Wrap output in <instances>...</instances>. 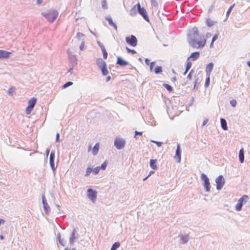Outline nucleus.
<instances>
[{
	"label": "nucleus",
	"mask_w": 250,
	"mask_h": 250,
	"mask_svg": "<svg viewBox=\"0 0 250 250\" xmlns=\"http://www.w3.org/2000/svg\"><path fill=\"white\" fill-rule=\"evenodd\" d=\"M106 20L108 22L110 26H112L113 27V28L116 30H117V26L116 24L113 22L112 19L111 17L108 16L106 17L105 18Z\"/></svg>",
	"instance_id": "a211bd4d"
},
{
	"label": "nucleus",
	"mask_w": 250,
	"mask_h": 250,
	"mask_svg": "<svg viewBox=\"0 0 250 250\" xmlns=\"http://www.w3.org/2000/svg\"><path fill=\"white\" fill-rule=\"evenodd\" d=\"M116 64L120 65V66L123 67L129 64V62L126 61L124 60L121 57H117V60Z\"/></svg>",
	"instance_id": "ddd939ff"
},
{
	"label": "nucleus",
	"mask_w": 250,
	"mask_h": 250,
	"mask_svg": "<svg viewBox=\"0 0 250 250\" xmlns=\"http://www.w3.org/2000/svg\"><path fill=\"white\" fill-rule=\"evenodd\" d=\"M163 86L165 87L169 92H171L172 91V87L167 83H163Z\"/></svg>",
	"instance_id": "c9c22d12"
},
{
	"label": "nucleus",
	"mask_w": 250,
	"mask_h": 250,
	"mask_svg": "<svg viewBox=\"0 0 250 250\" xmlns=\"http://www.w3.org/2000/svg\"><path fill=\"white\" fill-rule=\"evenodd\" d=\"M137 13V9L136 4L129 11V14L131 16H135Z\"/></svg>",
	"instance_id": "4be33fe9"
},
{
	"label": "nucleus",
	"mask_w": 250,
	"mask_h": 250,
	"mask_svg": "<svg viewBox=\"0 0 250 250\" xmlns=\"http://www.w3.org/2000/svg\"><path fill=\"white\" fill-rule=\"evenodd\" d=\"M201 179L204 181V187L206 191H209L210 189V186L208 178L207 175L204 173H202L201 174Z\"/></svg>",
	"instance_id": "6e6552de"
},
{
	"label": "nucleus",
	"mask_w": 250,
	"mask_h": 250,
	"mask_svg": "<svg viewBox=\"0 0 250 250\" xmlns=\"http://www.w3.org/2000/svg\"><path fill=\"white\" fill-rule=\"evenodd\" d=\"M100 169V167H97L94 168L92 169V172L95 174H97L99 172V170Z\"/></svg>",
	"instance_id": "58836bf2"
},
{
	"label": "nucleus",
	"mask_w": 250,
	"mask_h": 250,
	"mask_svg": "<svg viewBox=\"0 0 250 250\" xmlns=\"http://www.w3.org/2000/svg\"><path fill=\"white\" fill-rule=\"evenodd\" d=\"M230 103L233 107H235L236 105L237 102L235 100L233 99L230 101Z\"/></svg>",
	"instance_id": "09e8293b"
},
{
	"label": "nucleus",
	"mask_w": 250,
	"mask_h": 250,
	"mask_svg": "<svg viewBox=\"0 0 250 250\" xmlns=\"http://www.w3.org/2000/svg\"><path fill=\"white\" fill-rule=\"evenodd\" d=\"M125 42L129 45L135 47L137 44L138 40L135 36L131 35L125 38Z\"/></svg>",
	"instance_id": "39448f33"
},
{
	"label": "nucleus",
	"mask_w": 250,
	"mask_h": 250,
	"mask_svg": "<svg viewBox=\"0 0 250 250\" xmlns=\"http://www.w3.org/2000/svg\"><path fill=\"white\" fill-rule=\"evenodd\" d=\"M103 54V57L104 59H106L107 58L108 54L106 51V50H104V51H102Z\"/></svg>",
	"instance_id": "8fccbe9b"
},
{
	"label": "nucleus",
	"mask_w": 250,
	"mask_h": 250,
	"mask_svg": "<svg viewBox=\"0 0 250 250\" xmlns=\"http://www.w3.org/2000/svg\"><path fill=\"white\" fill-rule=\"evenodd\" d=\"M111 80V77L109 76H108L106 78V82H108Z\"/></svg>",
	"instance_id": "0e129e2a"
},
{
	"label": "nucleus",
	"mask_w": 250,
	"mask_h": 250,
	"mask_svg": "<svg viewBox=\"0 0 250 250\" xmlns=\"http://www.w3.org/2000/svg\"><path fill=\"white\" fill-rule=\"evenodd\" d=\"M84 42L83 41L80 46V49L81 50H83V48H84Z\"/></svg>",
	"instance_id": "603ef678"
},
{
	"label": "nucleus",
	"mask_w": 250,
	"mask_h": 250,
	"mask_svg": "<svg viewBox=\"0 0 250 250\" xmlns=\"http://www.w3.org/2000/svg\"><path fill=\"white\" fill-rule=\"evenodd\" d=\"M84 37V35L81 32H78L77 34V38L78 39H80L81 38Z\"/></svg>",
	"instance_id": "a18cd8bd"
},
{
	"label": "nucleus",
	"mask_w": 250,
	"mask_h": 250,
	"mask_svg": "<svg viewBox=\"0 0 250 250\" xmlns=\"http://www.w3.org/2000/svg\"><path fill=\"white\" fill-rule=\"evenodd\" d=\"M114 146L117 149H123L125 145V141L122 139L117 138L114 140Z\"/></svg>",
	"instance_id": "423d86ee"
},
{
	"label": "nucleus",
	"mask_w": 250,
	"mask_h": 250,
	"mask_svg": "<svg viewBox=\"0 0 250 250\" xmlns=\"http://www.w3.org/2000/svg\"><path fill=\"white\" fill-rule=\"evenodd\" d=\"M249 200L248 196L244 195L238 200V203L235 205V209L237 211H240L242 209L243 205L245 204Z\"/></svg>",
	"instance_id": "20e7f679"
},
{
	"label": "nucleus",
	"mask_w": 250,
	"mask_h": 250,
	"mask_svg": "<svg viewBox=\"0 0 250 250\" xmlns=\"http://www.w3.org/2000/svg\"><path fill=\"white\" fill-rule=\"evenodd\" d=\"M162 69L161 66H157V73L162 72Z\"/></svg>",
	"instance_id": "864d4df0"
},
{
	"label": "nucleus",
	"mask_w": 250,
	"mask_h": 250,
	"mask_svg": "<svg viewBox=\"0 0 250 250\" xmlns=\"http://www.w3.org/2000/svg\"><path fill=\"white\" fill-rule=\"evenodd\" d=\"M181 152L180 149V145H178L177 146V149L176 150L175 156L174 157V158L176 159V162L178 163L181 162Z\"/></svg>",
	"instance_id": "4468645a"
},
{
	"label": "nucleus",
	"mask_w": 250,
	"mask_h": 250,
	"mask_svg": "<svg viewBox=\"0 0 250 250\" xmlns=\"http://www.w3.org/2000/svg\"><path fill=\"white\" fill-rule=\"evenodd\" d=\"M79 237V235L77 233L76 229H73L70 234V238L69 239V243L71 245L73 244L78 239Z\"/></svg>",
	"instance_id": "1a4fd4ad"
},
{
	"label": "nucleus",
	"mask_w": 250,
	"mask_h": 250,
	"mask_svg": "<svg viewBox=\"0 0 250 250\" xmlns=\"http://www.w3.org/2000/svg\"><path fill=\"white\" fill-rule=\"evenodd\" d=\"M155 173V171L153 170H151L149 172V174H148V176L149 177L150 175H151L152 174H154Z\"/></svg>",
	"instance_id": "052dcab7"
},
{
	"label": "nucleus",
	"mask_w": 250,
	"mask_h": 250,
	"mask_svg": "<svg viewBox=\"0 0 250 250\" xmlns=\"http://www.w3.org/2000/svg\"><path fill=\"white\" fill-rule=\"evenodd\" d=\"M215 23V22L211 20L210 19H207L206 21V24L207 25L208 27H211Z\"/></svg>",
	"instance_id": "bb28decb"
},
{
	"label": "nucleus",
	"mask_w": 250,
	"mask_h": 250,
	"mask_svg": "<svg viewBox=\"0 0 250 250\" xmlns=\"http://www.w3.org/2000/svg\"><path fill=\"white\" fill-rule=\"evenodd\" d=\"M151 3H152V4L154 6V7H156V2L155 0H151Z\"/></svg>",
	"instance_id": "13d9d810"
},
{
	"label": "nucleus",
	"mask_w": 250,
	"mask_h": 250,
	"mask_svg": "<svg viewBox=\"0 0 250 250\" xmlns=\"http://www.w3.org/2000/svg\"><path fill=\"white\" fill-rule=\"evenodd\" d=\"M15 91V88L13 87H9L8 90V94L9 95H12Z\"/></svg>",
	"instance_id": "37998d69"
},
{
	"label": "nucleus",
	"mask_w": 250,
	"mask_h": 250,
	"mask_svg": "<svg viewBox=\"0 0 250 250\" xmlns=\"http://www.w3.org/2000/svg\"><path fill=\"white\" fill-rule=\"evenodd\" d=\"M107 163L106 161L104 162L102 164V165L101 166V167H100V169H102V170H105L106 167H107Z\"/></svg>",
	"instance_id": "ea45409f"
},
{
	"label": "nucleus",
	"mask_w": 250,
	"mask_h": 250,
	"mask_svg": "<svg viewBox=\"0 0 250 250\" xmlns=\"http://www.w3.org/2000/svg\"><path fill=\"white\" fill-rule=\"evenodd\" d=\"M42 15L50 22H53L57 18L59 13L55 10H50L47 13H42Z\"/></svg>",
	"instance_id": "f03ea898"
},
{
	"label": "nucleus",
	"mask_w": 250,
	"mask_h": 250,
	"mask_svg": "<svg viewBox=\"0 0 250 250\" xmlns=\"http://www.w3.org/2000/svg\"><path fill=\"white\" fill-rule=\"evenodd\" d=\"M216 183V188L218 190L221 189L225 184V180L223 178V176H219L215 180Z\"/></svg>",
	"instance_id": "9d476101"
},
{
	"label": "nucleus",
	"mask_w": 250,
	"mask_h": 250,
	"mask_svg": "<svg viewBox=\"0 0 250 250\" xmlns=\"http://www.w3.org/2000/svg\"><path fill=\"white\" fill-rule=\"evenodd\" d=\"M200 56V53L199 52H195L193 53H192L190 56L188 58V61H189L190 60L192 61H193L196 59H197Z\"/></svg>",
	"instance_id": "dca6fc26"
},
{
	"label": "nucleus",
	"mask_w": 250,
	"mask_h": 250,
	"mask_svg": "<svg viewBox=\"0 0 250 250\" xmlns=\"http://www.w3.org/2000/svg\"><path fill=\"white\" fill-rule=\"evenodd\" d=\"M102 50V51H104V50H106V49L104 45H101V47H100Z\"/></svg>",
	"instance_id": "bf43d9fd"
},
{
	"label": "nucleus",
	"mask_w": 250,
	"mask_h": 250,
	"mask_svg": "<svg viewBox=\"0 0 250 250\" xmlns=\"http://www.w3.org/2000/svg\"><path fill=\"white\" fill-rule=\"evenodd\" d=\"M67 52L69 54V59L70 62V65L71 66H75L77 64V59L75 55L70 54L69 53V50H67Z\"/></svg>",
	"instance_id": "f8f14e48"
},
{
	"label": "nucleus",
	"mask_w": 250,
	"mask_h": 250,
	"mask_svg": "<svg viewBox=\"0 0 250 250\" xmlns=\"http://www.w3.org/2000/svg\"><path fill=\"white\" fill-rule=\"evenodd\" d=\"M102 6L103 9H107V4L106 0H102Z\"/></svg>",
	"instance_id": "4c0bfd02"
},
{
	"label": "nucleus",
	"mask_w": 250,
	"mask_h": 250,
	"mask_svg": "<svg viewBox=\"0 0 250 250\" xmlns=\"http://www.w3.org/2000/svg\"><path fill=\"white\" fill-rule=\"evenodd\" d=\"M120 246V244L119 242H115L112 245L110 250H116L119 248Z\"/></svg>",
	"instance_id": "7c9ffc66"
},
{
	"label": "nucleus",
	"mask_w": 250,
	"mask_h": 250,
	"mask_svg": "<svg viewBox=\"0 0 250 250\" xmlns=\"http://www.w3.org/2000/svg\"><path fill=\"white\" fill-rule=\"evenodd\" d=\"M239 158L240 162L241 163H243L244 162V149L243 148H241L239 151Z\"/></svg>",
	"instance_id": "aec40b11"
},
{
	"label": "nucleus",
	"mask_w": 250,
	"mask_h": 250,
	"mask_svg": "<svg viewBox=\"0 0 250 250\" xmlns=\"http://www.w3.org/2000/svg\"><path fill=\"white\" fill-rule=\"evenodd\" d=\"M145 62H146V64H147V65H149L150 64V60L146 58L145 59Z\"/></svg>",
	"instance_id": "6e6d98bb"
},
{
	"label": "nucleus",
	"mask_w": 250,
	"mask_h": 250,
	"mask_svg": "<svg viewBox=\"0 0 250 250\" xmlns=\"http://www.w3.org/2000/svg\"><path fill=\"white\" fill-rule=\"evenodd\" d=\"M57 239L59 241L62 239V238H61V235L60 233H59L57 234Z\"/></svg>",
	"instance_id": "4d7b16f0"
},
{
	"label": "nucleus",
	"mask_w": 250,
	"mask_h": 250,
	"mask_svg": "<svg viewBox=\"0 0 250 250\" xmlns=\"http://www.w3.org/2000/svg\"><path fill=\"white\" fill-rule=\"evenodd\" d=\"M194 74V71L193 70H191L187 76V80L188 81H191L192 79Z\"/></svg>",
	"instance_id": "2f4dec72"
},
{
	"label": "nucleus",
	"mask_w": 250,
	"mask_h": 250,
	"mask_svg": "<svg viewBox=\"0 0 250 250\" xmlns=\"http://www.w3.org/2000/svg\"><path fill=\"white\" fill-rule=\"evenodd\" d=\"M87 196L93 203H94L97 196V191L92 188H88L87 190Z\"/></svg>",
	"instance_id": "0eeeda50"
},
{
	"label": "nucleus",
	"mask_w": 250,
	"mask_h": 250,
	"mask_svg": "<svg viewBox=\"0 0 250 250\" xmlns=\"http://www.w3.org/2000/svg\"><path fill=\"white\" fill-rule=\"evenodd\" d=\"M137 12L141 15L144 19L147 21H149L148 16L147 14L146 10L143 7H141L140 3L136 4Z\"/></svg>",
	"instance_id": "7ed1b4c3"
},
{
	"label": "nucleus",
	"mask_w": 250,
	"mask_h": 250,
	"mask_svg": "<svg viewBox=\"0 0 250 250\" xmlns=\"http://www.w3.org/2000/svg\"><path fill=\"white\" fill-rule=\"evenodd\" d=\"M155 62H152L150 63L149 67H150V70L152 72L154 71L155 73H156V67H154L155 66Z\"/></svg>",
	"instance_id": "c85d7f7f"
},
{
	"label": "nucleus",
	"mask_w": 250,
	"mask_h": 250,
	"mask_svg": "<svg viewBox=\"0 0 250 250\" xmlns=\"http://www.w3.org/2000/svg\"><path fill=\"white\" fill-rule=\"evenodd\" d=\"M142 135H143V132L135 131L134 137L136 138L137 136H142Z\"/></svg>",
	"instance_id": "49530a36"
},
{
	"label": "nucleus",
	"mask_w": 250,
	"mask_h": 250,
	"mask_svg": "<svg viewBox=\"0 0 250 250\" xmlns=\"http://www.w3.org/2000/svg\"><path fill=\"white\" fill-rule=\"evenodd\" d=\"M42 2V0H37V3L40 5Z\"/></svg>",
	"instance_id": "680f3d73"
},
{
	"label": "nucleus",
	"mask_w": 250,
	"mask_h": 250,
	"mask_svg": "<svg viewBox=\"0 0 250 250\" xmlns=\"http://www.w3.org/2000/svg\"><path fill=\"white\" fill-rule=\"evenodd\" d=\"M11 52H7L5 50H0V59H6L9 58V55Z\"/></svg>",
	"instance_id": "f3484780"
},
{
	"label": "nucleus",
	"mask_w": 250,
	"mask_h": 250,
	"mask_svg": "<svg viewBox=\"0 0 250 250\" xmlns=\"http://www.w3.org/2000/svg\"><path fill=\"white\" fill-rule=\"evenodd\" d=\"M207 38H210L211 36V34L210 33H207L206 35Z\"/></svg>",
	"instance_id": "e2e57ef3"
},
{
	"label": "nucleus",
	"mask_w": 250,
	"mask_h": 250,
	"mask_svg": "<svg viewBox=\"0 0 250 250\" xmlns=\"http://www.w3.org/2000/svg\"><path fill=\"white\" fill-rule=\"evenodd\" d=\"M97 44H98V45H99L100 47H101V45H103V44H102L100 42H99V41H97Z\"/></svg>",
	"instance_id": "338daca9"
},
{
	"label": "nucleus",
	"mask_w": 250,
	"mask_h": 250,
	"mask_svg": "<svg viewBox=\"0 0 250 250\" xmlns=\"http://www.w3.org/2000/svg\"><path fill=\"white\" fill-rule=\"evenodd\" d=\"M100 69L102 71V74L104 76H106L108 74V71L107 69L106 65H105V66H104L102 68H101Z\"/></svg>",
	"instance_id": "c756f323"
},
{
	"label": "nucleus",
	"mask_w": 250,
	"mask_h": 250,
	"mask_svg": "<svg viewBox=\"0 0 250 250\" xmlns=\"http://www.w3.org/2000/svg\"><path fill=\"white\" fill-rule=\"evenodd\" d=\"M33 108H34L33 107H31L28 105V106L26 108V110H25L26 114H30L31 113V111H32V110L33 109Z\"/></svg>",
	"instance_id": "f704fd0d"
},
{
	"label": "nucleus",
	"mask_w": 250,
	"mask_h": 250,
	"mask_svg": "<svg viewBox=\"0 0 250 250\" xmlns=\"http://www.w3.org/2000/svg\"><path fill=\"white\" fill-rule=\"evenodd\" d=\"M210 83V78L209 75H208V77L207 78L206 80V83H205V86L208 87Z\"/></svg>",
	"instance_id": "a19ab883"
},
{
	"label": "nucleus",
	"mask_w": 250,
	"mask_h": 250,
	"mask_svg": "<svg viewBox=\"0 0 250 250\" xmlns=\"http://www.w3.org/2000/svg\"><path fill=\"white\" fill-rule=\"evenodd\" d=\"M60 141V133H57L56 136V142H59Z\"/></svg>",
	"instance_id": "3c124183"
},
{
	"label": "nucleus",
	"mask_w": 250,
	"mask_h": 250,
	"mask_svg": "<svg viewBox=\"0 0 250 250\" xmlns=\"http://www.w3.org/2000/svg\"><path fill=\"white\" fill-rule=\"evenodd\" d=\"M91 172H92V169L90 167H88L86 168L85 176H88L90 174Z\"/></svg>",
	"instance_id": "e433bc0d"
},
{
	"label": "nucleus",
	"mask_w": 250,
	"mask_h": 250,
	"mask_svg": "<svg viewBox=\"0 0 250 250\" xmlns=\"http://www.w3.org/2000/svg\"><path fill=\"white\" fill-rule=\"evenodd\" d=\"M42 203L43 206L45 205V204H47V201L45 199V197L44 195H42Z\"/></svg>",
	"instance_id": "c03bdc74"
},
{
	"label": "nucleus",
	"mask_w": 250,
	"mask_h": 250,
	"mask_svg": "<svg viewBox=\"0 0 250 250\" xmlns=\"http://www.w3.org/2000/svg\"><path fill=\"white\" fill-rule=\"evenodd\" d=\"M43 209L45 211L46 214L48 215L50 212V208L48 204H45L43 206Z\"/></svg>",
	"instance_id": "cd10ccee"
},
{
	"label": "nucleus",
	"mask_w": 250,
	"mask_h": 250,
	"mask_svg": "<svg viewBox=\"0 0 250 250\" xmlns=\"http://www.w3.org/2000/svg\"><path fill=\"white\" fill-rule=\"evenodd\" d=\"M59 243L62 245V246H64V240L63 239H61V240H60L59 241Z\"/></svg>",
	"instance_id": "5fc2aeb1"
},
{
	"label": "nucleus",
	"mask_w": 250,
	"mask_h": 250,
	"mask_svg": "<svg viewBox=\"0 0 250 250\" xmlns=\"http://www.w3.org/2000/svg\"><path fill=\"white\" fill-rule=\"evenodd\" d=\"M126 50L128 53H131L133 54H135L136 51L134 49L129 48L128 47H126Z\"/></svg>",
	"instance_id": "79ce46f5"
},
{
	"label": "nucleus",
	"mask_w": 250,
	"mask_h": 250,
	"mask_svg": "<svg viewBox=\"0 0 250 250\" xmlns=\"http://www.w3.org/2000/svg\"><path fill=\"white\" fill-rule=\"evenodd\" d=\"M49 152H50L49 149L47 148L46 150V154L47 156H48V155H49Z\"/></svg>",
	"instance_id": "69168bd1"
},
{
	"label": "nucleus",
	"mask_w": 250,
	"mask_h": 250,
	"mask_svg": "<svg viewBox=\"0 0 250 250\" xmlns=\"http://www.w3.org/2000/svg\"><path fill=\"white\" fill-rule=\"evenodd\" d=\"M73 84V83L72 82L69 81L65 83L62 86V88L63 89L66 88Z\"/></svg>",
	"instance_id": "72a5a7b5"
},
{
	"label": "nucleus",
	"mask_w": 250,
	"mask_h": 250,
	"mask_svg": "<svg viewBox=\"0 0 250 250\" xmlns=\"http://www.w3.org/2000/svg\"><path fill=\"white\" fill-rule=\"evenodd\" d=\"M220 121H221V124L222 128L225 130H227L228 127H227V124L226 121L224 119H223V118H221Z\"/></svg>",
	"instance_id": "5701e85b"
},
{
	"label": "nucleus",
	"mask_w": 250,
	"mask_h": 250,
	"mask_svg": "<svg viewBox=\"0 0 250 250\" xmlns=\"http://www.w3.org/2000/svg\"><path fill=\"white\" fill-rule=\"evenodd\" d=\"M199 35L198 29L195 27L191 31L189 35L188 43L193 48H199L204 47L206 43V40L204 37H200L199 40L197 41L195 38Z\"/></svg>",
	"instance_id": "f257e3e1"
},
{
	"label": "nucleus",
	"mask_w": 250,
	"mask_h": 250,
	"mask_svg": "<svg viewBox=\"0 0 250 250\" xmlns=\"http://www.w3.org/2000/svg\"><path fill=\"white\" fill-rule=\"evenodd\" d=\"M213 67V63L212 62H210L208 64L206 67V72L208 74V75H210V73L212 71Z\"/></svg>",
	"instance_id": "412c9836"
},
{
	"label": "nucleus",
	"mask_w": 250,
	"mask_h": 250,
	"mask_svg": "<svg viewBox=\"0 0 250 250\" xmlns=\"http://www.w3.org/2000/svg\"><path fill=\"white\" fill-rule=\"evenodd\" d=\"M37 102V98L33 97L30 99L28 102V105L34 107Z\"/></svg>",
	"instance_id": "6ab92c4d"
},
{
	"label": "nucleus",
	"mask_w": 250,
	"mask_h": 250,
	"mask_svg": "<svg viewBox=\"0 0 250 250\" xmlns=\"http://www.w3.org/2000/svg\"><path fill=\"white\" fill-rule=\"evenodd\" d=\"M99 149V143H97L94 145V147H93V149H92V153L94 155H95L97 154Z\"/></svg>",
	"instance_id": "393cba45"
},
{
	"label": "nucleus",
	"mask_w": 250,
	"mask_h": 250,
	"mask_svg": "<svg viewBox=\"0 0 250 250\" xmlns=\"http://www.w3.org/2000/svg\"><path fill=\"white\" fill-rule=\"evenodd\" d=\"M64 250H76V249L74 248H72L71 250L68 248H65Z\"/></svg>",
	"instance_id": "774afa93"
},
{
	"label": "nucleus",
	"mask_w": 250,
	"mask_h": 250,
	"mask_svg": "<svg viewBox=\"0 0 250 250\" xmlns=\"http://www.w3.org/2000/svg\"><path fill=\"white\" fill-rule=\"evenodd\" d=\"M191 65H192V63H191V62L189 61H187V65H186V70H185V72H184V75H186V74L187 73V72L188 71V70L190 69L191 67Z\"/></svg>",
	"instance_id": "a878e982"
},
{
	"label": "nucleus",
	"mask_w": 250,
	"mask_h": 250,
	"mask_svg": "<svg viewBox=\"0 0 250 250\" xmlns=\"http://www.w3.org/2000/svg\"><path fill=\"white\" fill-rule=\"evenodd\" d=\"M234 6V4H233L232 5H231L228 10L227 12V16H229V13L231 12L232 9Z\"/></svg>",
	"instance_id": "de8ad7c7"
},
{
	"label": "nucleus",
	"mask_w": 250,
	"mask_h": 250,
	"mask_svg": "<svg viewBox=\"0 0 250 250\" xmlns=\"http://www.w3.org/2000/svg\"><path fill=\"white\" fill-rule=\"evenodd\" d=\"M96 63L97 66L100 69L106 65V62L104 61L101 58H97L96 61Z\"/></svg>",
	"instance_id": "2eb2a0df"
},
{
	"label": "nucleus",
	"mask_w": 250,
	"mask_h": 250,
	"mask_svg": "<svg viewBox=\"0 0 250 250\" xmlns=\"http://www.w3.org/2000/svg\"><path fill=\"white\" fill-rule=\"evenodd\" d=\"M49 163L52 170L54 171L56 168L55 165V151H52L50 154Z\"/></svg>",
	"instance_id": "9b49d317"
},
{
	"label": "nucleus",
	"mask_w": 250,
	"mask_h": 250,
	"mask_svg": "<svg viewBox=\"0 0 250 250\" xmlns=\"http://www.w3.org/2000/svg\"><path fill=\"white\" fill-rule=\"evenodd\" d=\"M218 37H219L218 34H216L213 36V37L212 38V41H211V42L210 43V47H213L214 42L218 39Z\"/></svg>",
	"instance_id": "473e14b6"
},
{
	"label": "nucleus",
	"mask_w": 250,
	"mask_h": 250,
	"mask_svg": "<svg viewBox=\"0 0 250 250\" xmlns=\"http://www.w3.org/2000/svg\"><path fill=\"white\" fill-rule=\"evenodd\" d=\"M150 167L154 170L156 169V159H151L150 161Z\"/></svg>",
	"instance_id": "b1692460"
}]
</instances>
